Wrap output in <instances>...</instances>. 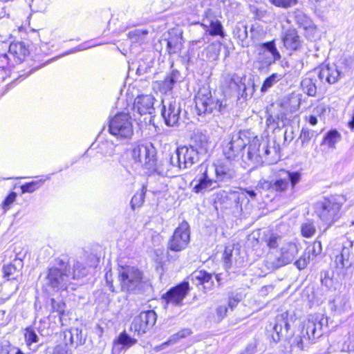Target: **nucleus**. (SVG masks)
I'll return each mask as SVG.
<instances>
[{
  "label": "nucleus",
  "mask_w": 354,
  "mask_h": 354,
  "mask_svg": "<svg viewBox=\"0 0 354 354\" xmlns=\"http://www.w3.org/2000/svg\"><path fill=\"white\" fill-rule=\"evenodd\" d=\"M195 104L198 115H213L220 117L227 115L232 109V104L227 99L218 100L212 97L209 87L199 88L195 97Z\"/></svg>",
  "instance_id": "1"
},
{
  "label": "nucleus",
  "mask_w": 354,
  "mask_h": 354,
  "mask_svg": "<svg viewBox=\"0 0 354 354\" xmlns=\"http://www.w3.org/2000/svg\"><path fill=\"white\" fill-rule=\"evenodd\" d=\"M342 72L335 65H326L318 69L308 73L301 82V88L303 92L308 96L315 97L319 87V82H327L329 84L336 83L341 77Z\"/></svg>",
  "instance_id": "2"
},
{
  "label": "nucleus",
  "mask_w": 354,
  "mask_h": 354,
  "mask_svg": "<svg viewBox=\"0 0 354 354\" xmlns=\"http://www.w3.org/2000/svg\"><path fill=\"white\" fill-rule=\"evenodd\" d=\"M345 202L344 196L332 195L317 201L313 205L314 212L327 229L339 219L341 209Z\"/></svg>",
  "instance_id": "3"
},
{
  "label": "nucleus",
  "mask_w": 354,
  "mask_h": 354,
  "mask_svg": "<svg viewBox=\"0 0 354 354\" xmlns=\"http://www.w3.org/2000/svg\"><path fill=\"white\" fill-rule=\"evenodd\" d=\"M118 278L121 290L129 294H143L151 288L142 271L133 266L122 267L119 270Z\"/></svg>",
  "instance_id": "4"
},
{
  "label": "nucleus",
  "mask_w": 354,
  "mask_h": 354,
  "mask_svg": "<svg viewBox=\"0 0 354 354\" xmlns=\"http://www.w3.org/2000/svg\"><path fill=\"white\" fill-rule=\"evenodd\" d=\"M71 281V266L66 258L57 261L55 266L48 269L44 279V288L46 291L57 292L66 290Z\"/></svg>",
  "instance_id": "5"
},
{
  "label": "nucleus",
  "mask_w": 354,
  "mask_h": 354,
  "mask_svg": "<svg viewBox=\"0 0 354 354\" xmlns=\"http://www.w3.org/2000/svg\"><path fill=\"white\" fill-rule=\"evenodd\" d=\"M326 323L327 319L323 316H310L304 323L301 334L294 338L292 346H295L299 350L308 348L309 345L313 343L316 338L322 336V327Z\"/></svg>",
  "instance_id": "6"
},
{
  "label": "nucleus",
  "mask_w": 354,
  "mask_h": 354,
  "mask_svg": "<svg viewBox=\"0 0 354 354\" xmlns=\"http://www.w3.org/2000/svg\"><path fill=\"white\" fill-rule=\"evenodd\" d=\"M277 153L274 148L270 150L266 142H260L258 139H253L250 142L248 152L245 156L243 161L250 162L254 167L262 165L266 163L272 165L277 161L276 158L270 157V154Z\"/></svg>",
  "instance_id": "7"
},
{
  "label": "nucleus",
  "mask_w": 354,
  "mask_h": 354,
  "mask_svg": "<svg viewBox=\"0 0 354 354\" xmlns=\"http://www.w3.org/2000/svg\"><path fill=\"white\" fill-rule=\"evenodd\" d=\"M133 160L150 172H158L161 175H167L163 171H158L156 168V149L151 142L138 144L133 147L131 152Z\"/></svg>",
  "instance_id": "8"
},
{
  "label": "nucleus",
  "mask_w": 354,
  "mask_h": 354,
  "mask_svg": "<svg viewBox=\"0 0 354 354\" xmlns=\"http://www.w3.org/2000/svg\"><path fill=\"white\" fill-rule=\"evenodd\" d=\"M109 131L120 140H129L133 134L131 117L127 113H119L109 121Z\"/></svg>",
  "instance_id": "9"
},
{
  "label": "nucleus",
  "mask_w": 354,
  "mask_h": 354,
  "mask_svg": "<svg viewBox=\"0 0 354 354\" xmlns=\"http://www.w3.org/2000/svg\"><path fill=\"white\" fill-rule=\"evenodd\" d=\"M201 158L189 145H183L177 147L171 155L169 163L171 166L178 169H186L198 162Z\"/></svg>",
  "instance_id": "10"
},
{
  "label": "nucleus",
  "mask_w": 354,
  "mask_h": 354,
  "mask_svg": "<svg viewBox=\"0 0 354 354\" xmlns=\"http://www.w3.org/2000/svg\"><path fill=\"white\" fill-rule=\"evenodd\" d=\"M298 252L295 243L292 242L283 243L280 253L269 254L266 261V265L270 270H275L292 262Z\"/></svg>",
  "instance_id": "11"
},
{
  "label": "nucleus",
  "mask_w": 354,
  "mask_h": 354,
  "mask_svg": "<svg viewBox=\"0 0 354 354\" xmlns=\"http://www.w3.org/2000/svg\"><path fill=\"white\" fill-rule=\"evenodd\" d=\"M162 104L161 115L167 126L174 127L184 122V114L179 100H162Z\"/></svg>",
  "instance_id": "12"
},
{
  "label": "nucleus",
  "mask_w": 354,
  "mask_h": 354,
  "mask_svg": "<svg viewBox=\"0 0 354 354\" xmlns=\"http://www.w3.org/2000/svg\"><path fill=\"white\" fill-rule=\"evenodd\" d=\"M249 143V138L245 133L239 131L232 134L230 140L223 144V151L228 160H235L239 157L244 159L243 151Z\"/></svg>",
  "instance_id": "13"
},
{
  "label": "nucleus",
  "mask_w": 354,
  "mask_h": 354,
  "mask_svg": "<svg viewBox=\"0 0 354 354\" xmlns=\"http://www.w3.org/2000/svg\"><path fill=\"white\" fill-rule=\"evenodd\" d=\"M195 171L197 174L191 183L192 191L194 193H204L218 186L217 180L212 178L211 170L207 165H200L196 168Z\"/></svg>",
  "instance_id": "14"
},
{
  "label": "nucleus",
  "mask_w": 354,
  "mask_h": 354,
  "mask_svg": "<svg viewBox=\"0 0 354 354\" xmlns=\"http://www.w3.org/2000/svg\"><path fill=\"white\" fill-rule=\"evenodd\" d=\"M301 180V174L297 171L290 172L289 171L282 170L280 174V178L276 179L274 181H264L262 187L272 192H285L289 184L291 185L292 189H294L295 185Z\"/></svg>",
  "instance_id": "15"
},
{
  "label": "nucleus",
  "mask_w": 354,
  "mask_h": 354,
  "mask_svg": "<svg viewBox=\"0 0 354 354\" xmlns=\"http://www.w3.org/2000/svg\"><path fill=\"white\" fill-rule=\"evenodd\" d=\"M189 289V282L185 281L171 288L162 296V299L165 301V308L170 309L181 307Z\"/></svg>",
  "instance_id": "16"
},
{
  "label": "nucleus",
  "mask_w": 354,
  "mask_h": 354,
  "mask_svg": "<svg viewBox=\"0 0 354 354\" xmlns=\"http://www.w3.org/2000/svg\"><path fill=\"white\" fill-rule=\"evenodd\" d=\"M189 241V225L187 221H183L169 239L167 249L174 252H180L187 247Z\"/></svg>",
  "instance_id": "17"
},
{
  "label": "nucleus",
  "mask_w": 354,
  "mask_h": 354,
  "mask_svg": "<svg viewBox=\"0 0 354 354\" xmlns=\"http://www.w3.org/2000/svg\"><path fill=\"white\" fill-rule=\"evenodd\" d=\"M156 319L157 315L154 310L142 311L133 318L131 330L138 335L145 334L154 326Z\"/></svg>",
  "instance_id": "18"
},
{
  "label": "nucleus",
  "mask_w": 354,
  "mask_h": 354,
  "mask_svg": "<svg viewBox=\"0 0 354 354\" xmlns=\"http://www.w3.org/2000/svg\"><path fill=\"white\" fill-rule=\"evenodd\" d=\"M230 160L226 158V160L219 161L209 167L211 171L215 172L217 183H228L236 178L235 166Z\"/></svg>",
  "instance_id": "19"
},
{
  "label": "nucleus",
  "mask_w": 354,
  "mask_h": 354,
  "mask_svg": "<svg viewBox=\"0 0 354 354\" xmlns=\"http://www.w3.org/2000/svg\"><path fill=\"white\" fill-rule=\"evenodd\" d=\"M353 243L347 241L343 245L341 253L335 257L336 268L341 274L345 276L344 270L349 269L354 266V258L350 259Z\"/></svg>",
  "instance_id": "20"
},
{
  "label": "nucleus",
  "mask_w": 354,
  "mask_h": 354,
  "mask_svg": "<svg viewBox=\"0 0 354 354\" xmlns=\"http://www.w3.org/2000/svg\"><path fill=\"white\" fill-rule=\"evenodd\" d=\"M154 100L155 99L151 95H138L133 102V111L141 115H152L155 111Z\"/></svg>",
  "instance_id": "21"
},
{
  "label": "nucleus",
  "mask_w": 354,
  "mask_h": 354,
  "mask_svg": "<svg viewBox=\"0 0 354 354\" xmlns=\"http://www.w3.org/2000/svg\"><path fill=\"white\" fill-rule=\"evenodd\" d=\"M189 145L202 158L208 151L209 147L208 136L202 132H196L192 137Z\"/></svg>",
  "instance_id": "22"
},
{
  "label": "nucleus",
  "mask_w": 354,
  "mask_h": 354,
  "mask_svg": "<svg viewBox=\"0 0 354 354\" xmlns=\"http://www.w3.org/2000/svg\"><path fill=\"white\" fill-rule=\"evenodd\" d=\"M182 80L180 73L177 70L172 68L171 72L165 77L164 80L156 82L159 91L162 93H167L171 91L177 82Z\"/></svg>",
  "instance_id": "23"
},
{
  "label": "nucleus",
  "mask_w": 354,
  "mask_h": 354,
  "mask_svg": "<svg viewBox=\"0 0 354 354\" xmlns=\"http://www.w3.org/2000/svg\"><path fill=\"white\" fill-rule=\"evenodd\" d=\"M201 25L209 35L224 37L225 33L221 21L214 17H209L207 12L205 14V19H203Z\"/></svg>",
  "instance_id": "24"
},
{
  "label": "nucleus",
  "mask_w": 354,
  "mask_h": 354,
  "mask_svg": "<svg viewBox=\"0 0 354 354\" xmlns=\"http://www.w3.org/2000/svg\"><path fill=\"white\" fill-rule=\"evenodd\" d=\"M282 41L285 48L290 50H297L301 46L300 37L295 28H289L283 32Z\"/></svg>",
  "instance_id": "25"
},
{
  "label": "nucleus",
  "mask_w": 354,
  "mask_h": 354,
  "mask_svg": "<svg viewBox=\"0 0 354 354\" xmlns=\"http://www.w3.org/2000/svg\"><path fill=\"white\" fill-rule=\"evenodd\" d=\"M23 261L21 259H15L12 262L3 267V277L8 280H17L21 275Z\"/></svg>",
  "instance_id": "26"
},
{
  "label": "nucleus",
  "mask_w": 354,
  "mask_h": 354,
  "mask_svg": "<svg viewBox=\"0 0 354 354\" xmlns=\"http://www.w3.org/2000/svg\"><path fill=\"white\" fill-rule=\"evenodd\" d=\"M8 53L14 59L15 63L18 64L21 62L28 55L29 50L24 42H13L9 46Z\"/></svg>",
  "instance_id": "27"
},
{
  "label": "nucleus",
  "mask_w": 354,
  "mask_h": 354,
  "mask_svg": "<svg viewBox=\"0 0 354 354\" xmlns=\"http://www.w3.org/2000/svg\"><path fill=\"white\" fill-rule=\"evenodd\" d=\"M24 339L29 350L32 351L37 350L40 338L33 328L28 327L25 329Z\"/></svg>",
  "instance_id": "28"
},
{
  "label": "nucleus",
  "mask_w": 354,
  "mask_h": 354,
  "mask_svg": "<svg viewBox=\"0 0 354 354\" xmlns=\"http://www.w3.org/2000/svg\"><path fill=\"white\" fill-rule=\"evenodd\" d=\"M290 324L288 322L286 317L284 315H280L276 318V323L273 327L274 331L275 332L277 338L275 339L273 335V339L274 341L277 342L280 339V337L283 335V332L287 333L289 330Z\"/></svg>",
  "instance_id": "29"
},
{
  "label": "nucleus",
  "mask_w": 354,
  "mask_h": 354,
  "mask_svg": "<svg viewBox=\"0 0 354 354\" xmlns=\"http://www.w3.org/2000/svg\"><path fill=\"white\" fill-rule=\"evenodd\" d=\"M280 104L284 109V112L281 115V118L283 121L286 113L295 111L299 108L300 103L299 99L292 97L283 98Z\"/></svg>",
  "instance_id": "30"
},
{
  "label": "nucleus",
  "mask_w": 354,
  "mask_h": 354,
  "mask_svg": "<svg viewBox=\"0 0 354 354\" xmlns=\"http://www.w3.org/2000/svg\"><path fill=\"white\" fill-rule=\"evenodd\" d=\"M342 136L336 129L328 131L324 136L322 145H326L329 148L335 149L336 144L341 140Z\"/></svg>",
  "instance_id": "31"
},
{
  "label": "nucleus",
  "mask_w": 354,
  "mask_h": 354,
  "mask_svg": "<svg viewBox=\"0 0 354 354\" xmlns=\"http://www.w3.org/2000/svg\"><path fill=\"white\" fill-rule=\"evenodd\" d=\"M261 47L270 53L272 55V58L266 62V63L271 64L272 63H274L275 62L280 60L281 56L276 47L274 40L264 42L261 45Z\"/></svg>",
  "instance_id": "32"
},
{
  "label": "nucleus",
  "mask_w": 354,
  "mask_h": 354,
  "mask_svg": "<svg viewBox=\"0 0 354 354\" xmlns=\"http://www.w3.org/2000/svg\"><path fill=\"white\" fill-rule=\"evenodd\" d=\"M181 36H171L167 40V48L169 54H176L180 51L183 46Z\"/></svg>",
  "instance_id": "33"
},
{
  "label": "nucleus",
  "mask_w": 354,
  "mask_h": 354,
  "mask_svg": "<svg viewBox=\"0 0 354 354\" xmlns=\"http://www.w3.org/2000/svg\"><path fill=\"white\" fill-rule=\"evenodd\" d=\"M188 279L192 281H197V284H203L204 286L212 281V276L206 271L199 270L194 272Z\"/></svg>",
  "instance_id": "34"
},
{
  "label": "nucleus",
  "mask_w": 354,
  "mask_h": 354,
  "mask_svg": "<svg viewBox=\"0 0 354 354\" xmlns=\"http://www.w3.org/2000/svg\"><path fill=\"white\" fill-rule=\"evenodd\" d=\"M316 232V226L313 220L307 219L301 225V233L304 237L310 238Z\"/></svg>",
  "instance_id": "35"
},
{
  "label": "nucleus",
  "mask_w": 354,
  "mask_h": 354,
  "mask_svg": "<svg viewBox=\"0 0 354 354\" xmlns=\"http://www.w3.org/2000/svg\"><path fill=\"white\" fill-rule=\"evenodd\" d=\"M225 82L231 90H244L245 88V85L242 83L241 78L236 74L228 75Z\"/></svg>",
  "instance_id": "36"
},
{
  "label": "nucleus",
  "mask_w": 354,
  "mask_h": 354,
  "mask_svg": "<svg viewBox=\"0 0 354 354\" xmlns=\"http://www.w3.org/2000/svg\"><path fill=\"white\" fill-rule=\"evenodd\" d=\"M250 11L254 15V19L259 21L266 22L272 17V12L263 8L252 6L250 8Z\"/></svg>",
  "instance_id": "37"
},
{
  "label": "nucleus",
  "mask_w": 354,
  "mask_h": 354,
  "mask_svg": "<svg viewBox=\"0 0 354 354\" xmlns=\"http://www.w3.org/2000/svg\"><path fill=\"white\" fill-rule=\"evenodd\" d=\"M88 273V270L82 263L79 261H76L73 269L71 268V280L77 279L86 276Z\"/></svg>",
  "instance_id": "38"
},
{
  "label": "nucleus",
  "mask_w": 354,
  "mask_h": 354,
  "mask_svg": "<svg viewBox=\"0 0 354 354\" xmlns=\"http://www.w3.org/2000/svg\"><path fill=\"white\" fill-rule=\"evenodd\" d=\"M147 35V30L134 29L129 32L128 38L132 43H142Z\"/></svg>",
  "instance_id": "39"
},
{
  "label": "nucleus",
  "mask_w": 354,
  "mask_h": 354,
  "mask_svg": "<svg viewBox=\"0 0 354 354\" xmlns=\"http://www.w3.org/2000/svg\"><path fill=\"white\" fill-rule=\"evenodd\" d=\"M50 175H48L46 176V179H40L39 180L26 183L21 186V189L23 193H32L39 189L43 185L44 181L50 179Z\"/></svg>",
  "instance_id": "40"
},
{
  "label": "nucleus",
  "mask_w": 354,
  "mask_h": 354,
  "mask_svg": "<svg viewBox=\"0 0 354 354\" xmlns=\"http://www.w3.org/2000/svg\"><path fill=\"white\" fill-rule=\"evenodd\" d=\"M234 37L241 42V45H244V42L248 38L247 26L243 24H237L233 30Z\"/></svg>",
  "instance_id": "41"
},
{
  "label": "nucleus",
  "mask_w": 354,
  "mask_h": 354,
  "mask_svg": "<svg viewBox=\"0 0 354 354\" xmlns=\"http://www.w3.org/2000/svg\"><path fill=\"white\" fill-rule=\"evenodd\" d=\"M284 75L279 73H272L269 77H268L263 82L262 86L261 88V92L267 91L270 88H271L274 84L278 82L279 80L283 79Z\"/></svg>",
  "instance_id": "42"
},
{
  "label": "nucleus",
  "mask_w": 354,
  "mask_h": 354,
  "mask_svg": "<svg viewBox=\"0 0 354 354\" xmlns=\"http://www.w3.org/2000/svg\"><path fill=\"white\" fill-rule=\"evenodd\" d=\"M221 43L217 41L209 45L207 48V56L212 61L216 60L220 55Z\"/></svg>",
  "instance_id": "43"
},
{
  "label": "nucleus",
  "mask_w": 354,
  "mask_h": 354,
  "mask_svg": "<svg viewBox=\"0 0 354 354\" xmlns=\"http://www.w3.org/2000/svg\"><path fill=\"white\" fill-rule=\"evenodd\" d=\"M145 197V187H142L140 192H136L131 200V207L133 210L136 207H140L144 203Z\"/></svg>",
  "instance_id": "44"
},
{
  "label": "nucleus",
  "mask_w": 354,
  "mask_h": 354,
  "mask_svg": "<svg viewBox=\"0 0 354 354\" xmlns=\"http://www.w3.org/2000/svg\"><path fill=\"white\" fill-rule=\"evenodd\" d=\"M70 335V342L75 346L84 344V340L82 338V332L78 328H73L68 333Z\"/></svg>",
  "instance_id": "45"
},
{
  "label": "nucleus",
  "mask_w": 354,
  "mask_h": 354,
  "mask_svg": "<svg viewBox=\"0 0 354 354\" xmlns=\"http://www.w3.org/2000/svg\"><path fill=\"white\" fill-rule=\"evenodd\" d=\"M227 306L226 305H218L215 309V315L213 319L215 322H221L227 315Z\"/></svg>",
  "instance_id": "46"
},
{
  "label": "nucleus",
  "mask_w": 354,
  "mask_h": 354,
  "mask_svg": "<svg viewBox=\"0 0 354 354\" xmlns=\"http://www.w3.org/2000/svg\"><path fill=\"white\" fill-rule=\"evenodd\" d=\"M136 339L131 337L128 334L125 332L122 333L118 339V342L119 344L123 345L127 347H130L134 345L136 343Z\"/></svg>",
  "instance_id": "47"
},
{
  "label": "nucleus",
  "mask_w": 354,
  "mask_h": 354,
  "mask_svg": "<svg viewBox=\"0 0 354 354\" xmlns=\"http://www.w3.org/2000/svg\"><path fill=\"white\" fill-rule=\"evenodd\" d=\"M190 333H191V331L189 329L182 330L179 331L178 333L171 336L167 342H165L162 344V346L163 345H169L170 344L176 343L180 339H182V338H184V337L188 336L190 334Z\"/></svg>",
  "instance_id": "48"
},
{
  "label": "nucleus",
  "mask_w": 354,
  "mask_h": 354,
  "mask_svg": "<svg viewBox=\"0 0 354 354\" xmlns=\"http://www.w3.org/2000/svg\"><path fill=\"white\" fill-rule=\"evenodd\" d=\"M12 57L6 53L0 54V68L5 69L7 67H11L15 65Z\"/></svg>",
  "instance_id": "49"
},
{
  "label": "nucleus",
  "mask_w": 354,
  "mask_h": 354,
  "mask_svg": "<svg viewBox=\"0 0 354 354\" xmlns=\"http://www.w3.org/2000/svg\"><path fill=\"white\" fill-rule=\"evenodd\" d=\"M270 3L277 7L288 8L297 3V0H269Z\"/></svg>",
  "instance_id": "50"
},
{
  "label": "nucleus",
  "mask_w": 354,
  "mask_h": 354,
  "mask_svg": "<svg viewBox=\"0 0 354 354\" xmlns=\"http://www.w3.org/2000/svg\"><path fill=\"white\" fill-rule=\"evenodd\" d=\"M314 131L309 129L303 128L300 134V138L301 140V145L304 147L307 145L314 136Z\"/></svg>",
  "instance_id": "51"
},
{
  "label": "nucleus",
  "mask_w": 354,
  "mask_h": 354,
  "mask_svg": "<svg viewBox=\"0 0 354 354\" xmlns=\"http://www.w3.org/2000/svg\"><path fill=\"white\" fill-rule=\"evenodd\" d=\"M310 254V252L309 250L308 253H304L298 260L295 262V265L297 268L302 270L306 267L308 263L309 262Z\"/></svg>",
  "instance_id": "52"
},
{
  "label": "nucleus",
  "mask_w": 354,
  "mask_h": 354,
  "mask_svg": "<svg viewBox=\"0 0 354 354\" xmlns=\"http://www.w3.org/2000/svg\"><path fill=\"white\" fill-rule=\"evenodd\" d=\"M0 354H24L19 348L6 345L0 346Z\"/></svg>",
  "instance_id": "53"
},
{
  "label": "nucleus",
  "mask_w": 354,
  "mask_h": 354,
  "mask_svg": "<svg viewBox=\"0 0 354 354\" xmlns=\"http://www.w3.org/2000/svg\"><path fill=\"white\" fill-rule=\"evenodd\" d=\"M51 306L53 311L57 312L59 315H63L64 313L66 304L62 301H57L55 299H52Z\"/></svg>",
  "instance_id": "54"
},
{
  "label": "nucleus",
  "mask_w": 354,
  "mask_h": 354,
  "mask_svg": "<svg viewBox=\"0 0 354 354\" xmlns=\"http://www.w3.org/2000/svg\"><path fill=\"white\" fill-rule=\"evenodd\" d=\"M343 351L354 352V332L349 333L348 338L344 344Z\"/></svg>",
  "instance_id": "55"
},
{
  "label": "nucleus",
  "mask_w": 354,
  "mask_h": 354,
  "mask_svg": "<svg viewBox=\"0 0 354 354\" xmlns=\"http://www.w3.org/2000/svg\"><path fill=\"white\" fill-rule=\"evenodd\" d=\"M241 299V296L239 294H234V292H232L231 295H230L228 298V307L233 310L237 304L239 303V301Z\"/></svg>",
  "instance_id": "56"
},
{
  "label": "nucleus",
  "mask_w": 354,
  "mask_h": 354,
  "mask_svg": "<svg viewBox=\"0 0 354 354\" xmlns=\"http://www.w3.org/2000/svg\"><path fill=\"white\" fill-rule=\"evenodd\" d=\"M52 354H72V351L68 348L67 344L57 345Z\"/></svg>",
  "instance_id": "57"
},
{
  "label": "nucleus",
  "mask_w": 354,
  "mask_h": 354,
  "mask_svg": "<svg viewBox=\"0 0 354 354\" xmlns=\"http://www.w3.org/2000/svg\"><path fill=\"white\" fill-rule=\"evenodd\" d=\"M232 248L231 246H227L225 248L224 252L223 254V258L225 261V263L230 266L232 263Z\"/></svg>",
  "instance_id": "58"
},
{
  "label": "nucleus",
  "mask_w": 354,
  "mask_h": 354,
  "mask_svg": "<svg viewBox=\"0 0 354 354\" xmlns=\"http://www.w3.org/2000/svg\"><path fill=\"white\" fill-rule=\"evenodd\" d=\"M17 197V194L14 192L10 193L3 201V208L6 210L9 209L10 205L12 204Z\"/></svg>",
  "instance_id": "59"
},
{
  "label": "nucleus",
  "mask_w": 354,
  "mask_h": 354,
  "mask_svg": "<svg viewBox=\"0 0 354 354\" xmlns=\"http://www.w3.org/2000/svg\"><path fill=\"white\" fill-rule=\"evenodd\" d=\"M281 237L279 236L276 235H272L268 241V245L270 248H276L279 244L281 243Z\"/></svg>",
  "instance_id": "60"
},
{
  "label": "nucleus",
  "mask_w": 354,
  "mask_h": 354,
  "mask_svg": "<svg viewBox=\"0 0 354 354\" xmlns=\"http://www.w3.org/2000/svg\"><path fill=\"white\" fill-rule=\"evenodd\" d=\"M262 31V28L259 26H252L250 28V37L252 39H259V33Z\"/></svg>",
  "instance_id": "61"
},
{
  "label": "nucleus",
  "mask_w": 354,
  "mask_h": 354,
  "mask_svg": "<svg viewBox=\"0 0 354 354\" xmlns=\"http://www.w3.org/2000/svg\"><path fill=\"white\" fill-rule=\"evenodd\" d=\"M314 256H317L322 252V244L319 241H316L314 242L313 248L310 251Z\"/></svg>",
  "instance_id": "62"
},
{
  "label": "nucleus",
  "mask_w": 354,
  "mask_h": 354,
  "mask_svg": "<svg viewBox=\"0 0 354 354\" xmlns=\"http://www.w3.org/2000/svg\"><path fill=\"white\" fill-rule=\"evenodd\" d=\"M294 139V131L292 128L286 129L284 132L285 142H290Z\"/></svg>",
  "instance_id": "63"
},
{
  "label": "nucleus",
  "mask_w": 354,
  "mask_h": 354,
  "mask_svg": "<svg viewBox=\"0 0 354 354\" xmlns=\"http://www.w3.org/2000/svg\"><path fill=\"white\" fill-rule=\"evenodd\" d=\"M148 68L142 64H139L138 66L136 68V74L138 75H144L145 73H147Z\"/></svg>",
  "instance_id": "64"
}]
</instances>
